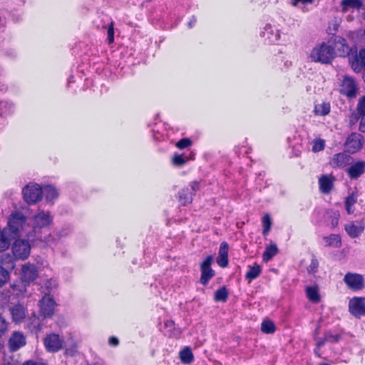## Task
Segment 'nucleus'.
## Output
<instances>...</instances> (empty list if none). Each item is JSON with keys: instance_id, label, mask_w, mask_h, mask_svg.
<instances>
[{"instance_id": "53", "label": "nucleus", "mask_w": 365, "mask_h": 365, "mask_svg": "<svg viewBox=\"0 0 365 365\" xmlns=\"http://www.w3.org/2000/svg\"><path fill=\"white\" fill-rule=\"evenodd\" d=\"M313 0H292V4L294 6H297L299 2L304 3H311Z\"/></svg>"}, {"instance_id": "44", "label": "nucleus", "mask_w": 365, "mask_h": 365, "mask_svg": "<svg viewBox=\"0 0 365 365\" xmlns=\"http://www.w3.org/2000/svg\"><path fill=\"white\" fill-rule=\"evenodd\" d=\"M350 63L352 69L357 73L360 72L362 68H364L356 56L354 57V59L350 62Z\"/></svg>"}, {"instance_id": "30", "label": "nucleus", "mask_w": 365, "mask_h": 365, "mask_svg": "<svg viewBox=\"0 0 365 365\" xmlns=\"http://www.w3.org/2000/svg\"><path fill=\"white\" fill-rule=\"evenodd\" d=\"M180 358L182 362L190 364L193 361V354L189 347H185L180 352Z\"/></svg>"}, {"instance_id": "23", "label": "nucleus", "mask_w": 365, "mask_h": 365, "mask_svg": "<svg viewBox=\"0 0 365 365\" xmlns=\"http://www.w3.org/2000/svg\"><path fill=\"white\" fill-rule=\"evenodd\" d=\"M306 294L309 301L313 303L320 302V295L317 286H309L306 287Z\"/></svg>"}, {"instance_id": "56", "label": "nucleus", "mask_w": 365, "mask_h": 365, "mask_svg": "<svg viewBox=\"0 0 365 365\" xmlns=\"http://www.w3.org/2000/svg\"><path fill=\"white\" fill-rule=\"evenodd\" d=\"M22 365H42V364H36L31 361H27L25 363H24Z\"/></svg>"}, {"instance_id": "1", "label": "nucleus", "mask_w": 365, "mask_h": 365, "mask_svg": "<svg viewBox=\"0 0 365 365\" xmlns=\"http://www.w3.org/2000/svg\"><path fill=\"white\" fill-rule=\"evenodd\" d=\"M53 221V217L49 212L41 211L35 215L32 218L33 229L32 232L27 235L29 240L34 241L38 240L45 242H51L52 239L51 235L42 236L41 229L48 227Z\"/></svg>"}, {"instance_id": "12", "label": "nucleus", "mask_w": 365, "mask_h": 365, "mask_svg": "<svg viewBox=\"0 0 365 365\" xmlns=\"http://www.w3.org/2000/svg\"><path fill=\"white\" fill-rule=\"evenodd\" d=\"M9 347L10 351H16L26 344V338L21 331H14L9 339Z\"/></svg>"}, {"instance_id": "43", "label": "nucleus", "mask_w": 365, "mask_h": 365, "mask_svg": "<svg viewBox=\"0 0 365 365\" xmlns=\"http://www.w3.org/2000/svg\"><path fill=\"white\" fill-rule=\"evenodd\" d=\"M192 141L188 138H182L176 143V147L179 149H184L189 147Z\"/></svg>"}, {"instance_id": "8", "label": "nucleus", "mask_w": 365, "mask_h": 365, "mask_svg": "<svg viewBox=\"0 0 365 365\" xmlns=\"http://www.w3.org/2000/svg\"><path fill=\"white\" fill-rule=\"evenodd\" d=\"M363 143L364 137L361 134L352 133L346 140V150L350 153H355L362 148Z\"/></svg>"}, {"instance_id": "47", "label": "nucleus", "mask_w": 365, "mask_h": 365, "mask_svg": "<svg viewBox=\"0 0 365 365\" xmlns=\"http://www.w3.org/2000/svg\"><path fill=\"white\" fill-rule=\"evenodd\" d=\"M108 39L109 43H111L113 42L114 40V28H113V23L111 22L108 28Z\"/></svg>"}, {"instance_id": "55", "label": "nucleus", "mask_w": 365, "mask_h": 365, "mask_svg": "<svg viewBox=\"0 0 365 365\" xmlns=\"http://www.w3.org/2000/svg\"><path fill=\"white\" fill-rule=\"evenodd\" d=\"M197 21V19L195 17H192V19L190 20V21L188 23V26L189 27H192L193 24H195V23Z\"/></svg>"}, {"instance_id": "22", "label": "nucleus", "mask_w": 365, "mask_h": 365, "mask_svg": "<svg viewBox=\"0 0 365 365\" xmlns=\"http://www.w3.org/2000/svg\"><path fill=\"white\" fill-rule=\"evenodd\" d=\"M263 36L267 37L270 43H276L280 37L279 32L277 29H273L270 25H267L263 31Z\"/></svg>"}, {"instance_id": "41", "label": "nucleus", "mask_w": 365, "mask_h": 365, "mask_svg": "<svg viewBox=\"0 0 365 365\" xmlns=\"http://www.w3.org/2000/svg\"><path fill=\"white\" fill-rule=\"evenodd\" d=\"M9 279V272L0 267V287L4 285Z\"/></svg>"}, {"instance_id": "52", "label": "nucleus", "mask_w": 365, "mask_h": 365, "mask_svg": "<svg viewBox=\"0 0 365 365\" xmlns=\"http://www.w3.org/2000/svg\"><path fill=\"white\" fill-rule=\"evenodd\" d=\"M359 129L361 132H363V133L365 132V116H363V118L360 122Z\"/></svg>"}, {"instance_id": "31", "label": "nucleus", "mask_w": 365, "mask_h": 365, "mask_svg": "<svg viewBox=\"0 0 365 365\" xmlns=\"http://www.w3.org/2000/svg\"><path fill=\"white\" fill-rule=\"evenodd\" d=\"M228 298V292L225 287H222L215 292L214 299L216 302H225Z\"/></svg>"}, {"instance_id": "50", "label": "nucleus", "mask_w": 365, "mask_h": 365, "mask_svg": "<svg viewBox=\"0 0 365 365\" xmlns=\"http://www.w3.org/2000/svg\"><path fill=\"white\" fill-rule=\"evenodd\" d=\"M314 339L317 341V349H319L321 346H322L327 342L325 337H324L323 339H321V338H317L315 336Z\"/></svg>"}, {"instance_id": "49", "label": "nucleus", "mask_w": 365, "mask_h": 365, "mask_svg": "<svg viewBox=\"0 0 365 365\" xmlns=\"http://www.w3.org/2000/svg\"><path fill=\"white\" fill-rule=\"evenodd\" d=\"M108 343L110 346H116L119 344V340L115 336H111L108 339Z\"/></svg>"}, {"instance_id": "57", "label": "nucleus", "mask_w": 365, "mask_h": 365, "mask_svg": "<svg viewBox=\"0 0 365 365\" xmlns=\"http://www.w3.org/2000/svg\"><path fill=\"white\" fill-rule=\"evenodd\" d=\"M361 41L365 43V30L364 31L363 34H361Z\"/></svg>"}, {"instance_id": "3", "label": "nucleus", "mask_w": 365, "mask_h": 365, "mask_svg": "<svg viewBox=\"0 0 365 365\" xmlns=\"http://www.w3.org/2000/svg\"><path fill=\"white\" fill-rule=\"evenodd\" d=\"M28 226L26 216L21 212H12L8 218V225L6 229L16 237L21 234L25 227Z\"/></svg>"}, {"instance_id": "4", "label": "nucleus", "mask_w": 365, "mask_h": 365, "mask_svg": "<svg viewBox=\"0 0 365 365\" xmlns=\"http://www.w3.org/2000/svg\"><path fill=\"white\" fill-rule=\"evenodd\" d=\"M24 200L29 204H35L42 198V188L37 184L28 185L22 190Z\"/></svg>"}, {"instance_id": "9", "label": "nucleus", "mask_w": 365, "mask_h": 365, "mask_svg": "<svg viewBox=\"0 0 365 365\" xmlns=\"http://www.w3.org/2000/svg\"><path fill=\"white\" fill-rule=\"evenodd\" d=\"M212 261L213 257L212 256H207L201 264L200 282L204 285L207 284L209 280L215 275V272L211 268Z\"/></svg>"}, {"instance_id": "35", "label": "nucleus", "mask_w": 365, "mask_h": 365, "mask_svg": "<svg viewBox=\"0 0 365 365\" xmlns=\"http://www.w3.org/2000/svg\"><path fill=\"white\" fill-rule=\"evenodd\" d=\"M14 257L13 256L9 254H4L1 255V264L6 267L8 269H13L14 267Z\"/></svg>"}, {"instance_id": "54", "label": "nucleus", "mask_w": 365, "mask_h": 365, "mask_svg": "<svg viewBox=\"0 0 365 365\" xmlns=\"http://www.w3.org/2000/svg\"><path fill=\"white\" fill-rule=\"evenodd\" d=\"M174 325V322L172 321V320H170V321H167L165 323V326L166 327H173Z\"/></svg>"}, {"instance_id": "26", "label": "nucleus", "mask_w": 365, "mask_h": 365, "mask_svg": "<svg viewBox=\"0 0 365 365\" xmlns=\"http://www.w3.org/2000/svg\"><path fill=\"white\" fill-rule=\"evenodd\" d=\"M193 193L191 192L190 188H184L179 192V198L182 205L189 204L192 200Z\"/></svg>"}, {"instance_id": "15", "label": "nucleus", "mask_w": 365, "mask_h": 365, "mask_svg": "<svg viewBox=\"0 0 365 365\" xmlns=\"http://www.w3.org/2000/svg\"><path fill=\"white\" fill-rule=\"evenodd\" d=\"M351 162L352 158L349 155L345 153H339L333 156L330 165L333 168H344L351 164Z\"/></svg>"}, {"instance_id": "16", "label": "nucleus", "mask_w": 365, "mask_h": 365, "mask_svg": "<svg viewBox=\"0 0 365 365\" xmlns=\"http://www.w3.org/2000/svg\"><path fill=\"white\" fill-rule=\"evenodd\" d=\"M38 276L36 267L31 264H26L22 267V279L26 282L34 281Z\"/></svg>"}, {"instance_id": "27", "label": "nucleus", "mask_w": 365, "mask_h": 365, "mask_svg": "<svg viewBox=\"0 0 365 365\" xmlns=\"http://www.w3.org/2000/svg\"><path fill=\"white\" fill-rule=\"evenodd\" d=\"M261 272V267L257 264H255L254 266H250L249 270L246 273L245 278L250 282L252 280L256 279L260 274Z\"/></svg>"}, {"instance_id": "13", "label": "nucleus", "mask_w": 365, "mask_h": 365, "mask_svg": "<svg viewBox=\"0 0 365 365\" xmlns=\"http://www.w3.org/2000/svg\"><path fill=\"white\" fill-rule=\"evenodd\" d=\"M334 50L336 49L341 56H349L351 51V47L348 45L346 40L341 36H336L333 38Z\"/></svg>"}, {"instance_id": "19", "label": "nucleus", "mask_w": 365, "mask_h": 365, "mask_svg": "<svg viewBox=\"0 0 365 365\" xmlns=\"http://www.w3.org/2000/svg\"><path fill=\"white\" fill-rule=\"evenodd\" d=\"M365 225L363 222H351L345 226V230L347 234L352 238L359 237L364 231Z\"/></svg>"}, {"instance_id": "11", "label": "nucleus", "mask_w": 365, "mask_h": 365, "mask_svg": "<svg viewBox=\"0 0 365 365\" xmlns=\"http://www.w3.org/2000/svg\"><path fill=\"white\" fill-rule=\"evenodd\" d=\"M340 92L349 98H354L357 93V86L354 78L346 76L342 81Z\"/></svg>"}, {"instance_id": "51", "label": "nucleus", "mask_w": 365, "mask_h": 365, "mask_svg": "<svg viewBox=\"0 0 365 365\" xmlns=\"http://www.w3.org/2000/svg\"><path fill=\"white\" fill-rule=\"evenodd\" d=\"M190 190H191V192L193 193V195L195 194V192L197 191V190H199V183L197 182H192L190 183Z\"/></svg>"}, {"instance_id": "58", "label": "nucleus", "mask_w": 365, "mask_h": 365, "mask_svg": "<svg viewBox=\"0 0 365 365\" xmlns=\"http://www.w3.org/2000/svg\"><path fill=\"white\" fill-rule=\"evenodd\" d=\"M319 349H317V348L315 349V350H314L315 354H316L317 355H318V356H319V353H318V350H319Z\"/></svg>"}, {"instance_id": "18", "label": "nucleus", "mask_w": 365, "mask_h": 365, "mask_svg": "<svg viewBox=\"0 0 365 365\" xmlns=\"http://www.w3.org/2000/svg\"><path fill=\"white\" fill-rule=\"evenodd\" d=\"M228 244L222 242L220 244L217 262L221 267H226L228 264Z\"/></svg>"}, {"instance_id": "20", "label": "nucleus", "mask_w": 365, "mask_h": 365, "mask_svg": "<svg viewBox=\"0 0 365 365\" xmlns=\"http://www.w3.org/2000/svg\"><path fill=\"white\" fill-rule=\"evenodd\" d=\"M12 319L16 323H20L25 318V309L21 304H16L10 308Z\"/></svg>"}, {"instance_id": "32", "label": "nucleus", "mask_w": 365, "mask_h": 365, "mask_svg": "<svg viewBox=\"0 0 365 365\" xmlns=\"http://www.w3.org/2000/svg\"><path fill=\"white\" fill-rule=\"evenodd\" d=\"M324 240L328 246L339 247L341 245L340 237L338 235H330L328 237H324Z\"/></svg>"}, {"instance_id": "34", "label": "nucleus", "mask_w": 365, "mask_h": 365, "mask_svg": "<svg viewBox=\"0 0 365 365\" xmlns=\"http://www.w3.org/2000/svg\"><path fill=\"white\" fill-rule=\"evenodd\" d=\"M261 330L265 334H272L275 331L274 324L271 320H264L261 324Z\"/></svg>"}, {"instance_id": "21", "label": "nucleus", "mask_w": 365, "mask_h": 365, "mask_svg": "<svg viewBox=\"0 0 365 365\" xmlns=\"http://www.w3.org/2000/svg\"><path fill=\"white\" fill-rule=\"evenodd\" d=\"M319 184L322 192L328 194L333 187V179L328 175H322L319 180Z\"/></svg>"}, {"instance_id": "29", "label": "nucleus", "mask_w": 365, "mask_h": 365, "mask_svg": "<svg viewBox=\"0 0 365 365\" xmlns=\"http://www.w3.org/2000/svg\"><path fill=\"white\" fill-rule=\"evenodd\" d=\"M330 112V104L329 103L323 102L317 104L314 107V113L319 115H328Z\"/></svg>"}, {"instance_id": "28", "label": "nucleus", "mask_w": 365, "mask_h": 365, "mask_svg": "<svg viewBox=\"0 0 365 365\" xmlns=\"http://www.w3.org/2000/svg\"><path fill=\"white\" fill-rule=\"evenodd\" d=\"M43 194L48 202L52 201L58 196L56 188L51 185H46L42 189Z\"/></svg>"}, {"instance_id": "48", "label": "nucleus", "mask_w": 365, "mask_h": 365, "mask_svg": "<svg viewBox=\"0 0 365 365\" xmlns=\"http://www.w3.org/2000/svg\"><path fill=\"white\" fill-rule=\"evenodd\" d=\"M324 337H325L327 341L336 342V341H338L339 339L340 338V336L339 335H334L330 332H327L324 334Z\"/></svg>"}, {"instance_id": "39", "label": "nucleus", "mask_w": 365, "mask_h": 365, "mask_svg": "<svg viewBox=\"0 0 365 365\" xmlns=\"http://www.w3.org/2000/svg\"><path fill=\"white\" fill-rule=\"evenodd\" d=\"M319 262L317 258L313 256L311 260L310 264L307 267V272L309 274H314L318 271Z\"/></svg>"}, {"instance_id": "10", "label": "nucleus", "mask_w": 365, "mask_h": 365, "mask_svg": "<svg viewBox=\"0 0 365 365\" xmlns=\"http://www.w3.org/2000/svg\"><path fill=\"white\" fill-rule=\"evenodd\" d=\"M63 340L56 334H48L44 339V345L47 351L56 352L63 346Z\"/></svg>"}, {"instance_id": "38", "label": "nucleus", "mask_w": 365, "mask_h": 365, "mask_svg": "<svg viewBox=\"0 0 365 365\" xmlns=\"http://www.w3.org/2000/svg\"><path fill=\"white\" fill-rule=\"evenodd\" d=\"M262 224H263L262 233H263V235H265L269 232L271 225H272L271 218L268 214H266L265 215H264V217L262 218Z\"/></svg>"}, {"instance_id": "24", "label": "nucleus", "mask_w": 365, "mask_h": 365, "mask_svg": "<svg viewBox=\"0 0 365 365\" xmlns=\"http://www.w3.org/2000/svg\"><path fill=\"white\" fill-rule=\"evenodd\" d=\"M28 327L32 332L36 334L40 332L42 328L40 318L35 315L31 317L28 322Z\"/></svg>"}, {"instance_id": "6", "label": "nucleus", "mask_w": 365, "mask_h": 365, "mask_svg": "<svg viewBox=\"0 0 365 365\" xmlns=\"http://www.w3.org/2000/svg\"><path fill=\"white\" fill-rule=\"evenodd\" d=\"M349 311L356 318L365 315V297H354L349 300Z\"/></svg>"}, {"instance_id": "37", "label": "nucleus", "mask_w": 365, "mask_h": 365, "mask_svg": "<svg viewBox=\"0 0 365 365\" xmlns=\"http://www.w3.org/2000/svg\"><path fill=\"white\" fill-rule=\"evenodd\" d=\"M9 326V322L4 317L0 315V339L8 332Z\"/></svg>"}, {"instance_id": "5", "label": "nucleus", "mask_w": 365, "mask_h": 365, "mask_svg": "<svg viewBox=\"0 0 365 365\" xmlns=\"http://www.w3.org/2000/svg\"><path fill=\"white\" fill-rule=\"evenodd\" d=\"M31 245L28 240H17L12 246L14 256L20 259H25L30 255Z\"/></svg>"}, {"instance_id": "7", "label": "nucleus", "mask_w": 365, "mask_h": 365, "mask_svg": "<svg viewBox=\"0 0 365 365\" xmlns=\"http://www.w3.org/2000/svg\"><path fill=\"white\" fill-rule=\"evenodd\" d=\"M344 282L354 291H359L364 287V279L360 274L348 272L344 277Z\"/></svg>"}, {"instance_id": "59", "label": "nucleus", "mask_w": 365, "mask_h": 365, "mask_svg": "<svg viewBox=\"0 0 365 365\" xmlns=\"http://www.w3.org/2000/svg\"><path fill=\"white\" fill-rule=\"evenodd\" d=\"M319 365H329V364L324 363V364H321Z\"/></svg>"}, {"instance_id": "17", "label": "nucleus", "mask_w": 365, "mask_h": 365, "mask_svg": "<svg viewBox=\"0 0 365 365\" xmlns=\"http://www.w3.org/2000/svg\"><path fill=\"white\" fill-rule=\"evenodd\" d=\"M365 170V161H358L351 165L347 169V173L350 178L357 179L359 178Z\"/></svg>"}, {"instance_id": "40", "label": "nucleus", "mask_w": 365, "mask_h": 365, "mask_svg": "<svg viewBox=\"0 0 365 365\" xmlns=\"http://www.w3.org/2000/svg\"><path fill=\"white\" fill-rule=\"evenodd\" d=\"M324 147L325 141L322 139H317L313 142L312 151L314 153L322 151Z\"/></svg>"}, {"instance_id": "46", "label": "nucleus", "mask_w": 365, "mask_h": 365, "mask_svg": "<svg viewBox=\"0 0 365 365\" xmlns=\"http://www.w3.org/2000/svg\"><path fill=\"white\" fill-rule=\"evenodd\" d=\"M329 217L331 227H335L338 225L339 213L338 212H331Z\"/></svg>"}, {"instance_id": "2", "label": "nucleus", "mask_w": 365, "mask_h": 365, "mask_svg": "<svg viewBox=\"0 0 365 365\" xmlns=\"http://www.w3.org/2000/svg\"><path fill=\"white\" fill-rule=\"evenodd\" d=\"M334 56V48L326 43L316 46L310 53V58L313 61L325 64L330 63Z\"/></svg>"}, {"instance_id": "25", "label": "nucleus", "mask_w": 365, "mask_h": 365, "mask_svg": "<svg viewBox=\"0 0 365 365\" xmlns=\"http://www.w3.org/2000/svg\"><path fill=\"white\" fill-rule=\"evenodd\" d=\"M361 5L360 0H343L341 1V10L343 12H346L351 9H359Z\"/></svg>"}, {"instance_id": "45", "label": "nucleus", "mask_w": 365, "mask_h": 365, "mask_svg": "<svg viewBox=\"0 0 365 365\" xmlns=\"http://www.w3.org/2000/svg\"><path fill=\"white\" fill-rule=\"evenodd\" d=\"M357 110L360 115L365 116V96L359 100Z\"/></svg>"}, {"instance_id": "14", "label": "nucleus", "mask_w": 365, "mask_h": 365, "mask_svg": "<svg viewBox=\"0 0 365 365\" xmlns=\"http://www.w3.org/2000/svg\"><path fill=\"white\" fill-rule=\"evenodd\" d=\"M55 302L49 296H44L40 301L41 312L44 317H51L53 314Z\"/></svg>"}, {"instance_id": "42", "label": "nucleus", "mask_w": 365, "mask_h": 365, "mask_svg": "<svg viewBox=\"0 0 365 365\" xmlns=\"http://www.w3.org/2000/svg\"><path fill=\"white\" fill-rule=\"evenodd\" d=\"M187 161L183 155L175 154L173 158V163L176 166H182Z\"/></svg>"}, {"instance_id": "33", "label": "nucleus", "mask_w": 365, "mask_h": 365, "mask_svg": "<svg viewBox=\"0 0 365 365\" xmlns=\"http://www.w3.org/2000/svg\"><path fill=\"white\" fill-rule=\"evenodd\" d=\"M278 252V249L276 245H271L268 246L263 253V259L264 261L270 260Z\"/></svg>"}, {"instance_id": "36", "label": "nucleus", "mask_w": 365, "mask_h": 365, "mask_svg": "<svg viewBox=\"0 0 365 365\" xmlns=\"http://www.w3.org/2000/svg\"><path fill=\"white\" fill-rule=\"evenodd\" d=\"M356 200L357 197L354 194H351L346 198L345 206L349 214L353 213L354 210H351V207L356 202Z\"/></svg>"}]
</instances>
